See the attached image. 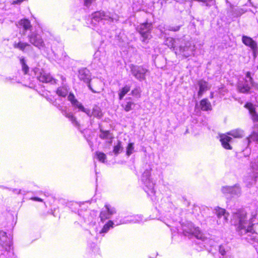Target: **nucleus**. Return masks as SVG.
I'll use <instances>...</instances> for the list:
<instances>
[{"label":"nucleus","mask_w":258,"mask_h":258,"mask_svg":"<svg viewBox=\"0 0 258 258\" xmlns=\"http://www.w3.org/2000/svg\"><path fill=\"white\" fill-rule=\"evenodd\" d=\"M198 84L200 87V89L198 92V95L200 97L202 96L203 93L207 90H209L211 87L209 85L208 83L204 80H200Z\"/></svg>","instance_id":"obj_21"},{"label":"nucleus","mask_w":258,"mask_h":258,"mask_svg":"<svg viewBox=\"0 0 258 258\" xmlns=\"http://www.w3.org/2000/svg\"><path fill=\"white\" fill-rule=\"evenodd\" d=\"M228 135L235 138H242L244 136V131L240 129H235L227 133V135L223 134L220 136V141L223 147L226 149H231L232 147L230 145L232 138Z\"/></svg>","instance_id":"obj_5"},{"label":"nucleus","mask_w":258,"mask_h":258,"mask_svg":"<svg viewBox=\"0 0 258 258\" xmlns=\"http://www.w3.org/2000/svg\"><path fill=\"white\" fill-rule=\"evenodd\" d=\"M78 78L80 80L88 84L91 81V74L90 71L86 69L82 68L78 71Z\"/></svg>","instance_id":"obj_16"},{"label":"nucleus","mask_w":258,"mask_h":258,"mask_svg":"<svg viewBox=\"0 0 258 258\" xmlns=\"http://www.w3.org/2000/svg\"><path fill=\"white\" fill-rule=\"evenodd\" d=\"M228 215H229V214L228 213V214H225L224 216H223L222 218L220 219V220L218 219V222L219 223V224H225V223H226L228 221Z\"/></svg>","instance_id":"obj_42"},{"label":"nucleus","mask_w":258,"mask_h":258,"mask_svg":"<svg viewBox=\"0 0 258 258\" xmlns=\"http://www.w3.org/2000/svg\"><path fill=\"white\" fill-rule=\"evenodd\" d=\"M88 86L92 92L95 93H99L103 90V84L101 80L99 79H95L88 84Z\"/></svg>","instance_id":"obj_15"},{"label":"nucleus","mask_w":258,"mask_h":258,"mask_svg":"<svg viewBox=\"0 0 258 258\" xmlns=\"http://www.w3.org/2000/svg\"><path fill=\"white\" fill-rule=\"evenodd\" d=\"M134 143H130L128 144L126 149V154L127 156H130L134 152Z\"/></svg>","instance_id":"obj_38"},{"label":"nucleus","mask_w":258,"mask_h":258,"mask_svg":"<svg viewBox=\"0 0 258 258\" xmlns=\"http://www.w3.org/2000/svg\"><path fill=\"white\" fill-rule=\"evenodd\" d=\"M232 186H225L222 187L221 191L225 195H227L228 194L231 195V192H232Z\"/></svg>","instance_id":"obj_40"},{"label":"nucleus","mask_w":258,"mask_h":258,"mask_svg":"<svg viewBox=\"0 0 258 258\" xmlns=\"http://www.w3.org/2000/svg\"><path fill=\"white\" fill-rule=\"evenodd\" d=\"M115 223H116V225L127 224L128 223H136V221L135 215L128 216L125 217L124 219L121 220L119 221V222H117L116 221H115Z\"/></svg>","instance_id":"obj_24"},{"label":"nucleus","mask_w":258,"mask_h":258,"mask_svg":"<svg viewBox=\"0 0 258 258\" xmlns=\"http://www.w3.org/2000/svg\"><path fill=\"white\" fill-rule=\"evenodd\" d=\"M130 69L132 74L134 77L140 81L145 79V74L148 70L142 66H135L131 64Z\"/></svg>","instance_id":"obj_10"},{"label":"nucleus","mask_w":258,"mask_h":258,"mask_svg":"<svg viewBox=\"0 0 258 258\" xmlns=\"http://www.w3.org/2000/svg\"><path fill=\"white\" fill-rule=\"evenodd\" d=\"M68 99L71 102L73 106L78 108L79 110L85 112L87 115H90V110L85 108L82 104L75 98V96L73 93H70L69 94Z\"/></svg>","instance_id":"obj_13"},{"label":"nucleus","mask_w":258,"mask_h":258,"mask_svg":"<svg viewBox=\"0 0 258 258\" xmlns=\"http://www.w3.org/2000/svg\"><path fill=\"white\" fill-rule=\"evenodd\" d=\"M232 192H231V196L232 197H238L241 194V189L240 187L237 185L232 186Z\"/></svg>","instance_id":"obj_34"},{"label":"nucleus","mask_w":258,"mask_h":258,"mask_svg":"<svg viewBox=\"0 0 258 258\" xmlns=\"http://www.w3.org/2000/svg\"><path fill=\"white\" fill-rule=\"evenodd\" d=\"M89 117L94 116L97 118H101L103 116L101 108L98 106H94L93 108L92 111H90V115H88Z\"/></svg>","instance_id":"obj_23"},{"label":"nucleus","mask_w":258,"mask_h":258,"mask_svg":"<svg viewBox=\"0 0 258 258\" xmlns=\"http://www.w3.org/2000/svg\"><path fill=\"white\" fill-rule=\"evenodd\" d=\"M201 108L203 111L210 110L212 109L211 103L207 99H203L200 102Z\"/></svg>","instance_id":"obj_25"},{"label":"nucleus","mask_w":258,"mask_h":258,"mask_svg":"<svg viewBox=\"0 0 258 258\" xmlns=\"http://www.w3.org/2000/svg\"><path fill=\"white\" fill-rule=\"evenodd\" d=\"M141 90L140 88H136L132 91V95L134 96H139L140 94Z\"/></svg>","instance_id":"obj_43"},{"label":"nucleus","mask_w":258,"mask_h":258,"mask_svg":"<svg viewBox=\"0 0 258 258\" xmlns=\"http://www.w3.org/2000/svg\"><path fill=\"white\" fill-rule=\"evenodd\" d=\"M13 46L14 48H18L20 50L24 51L27 47L30 46V45L27 43L19 41V42H15L14 43Z\"/></svg>","instance_id":"obj_29"},{"label":"nucleus","mask_w":258,"mask_h":258,"mask_svg":"<svg viewBox=\"0 0 258 258\" xmlns=\"http://www.w3.org/2000/svg\"><path fill=\"white\" fill-rule=\"evenodd\" d=\"M250 168L251 171L252 179L250 181V179L247 178L246 182L248 185L254 184L258 178V157L253 159L250 163Z\"/></svg>","instance_id":"obj_9"},{"label":"nucleus","mask_w":258,"mask_h":258,"mask_svg":"<svg viewBox=\"0 0 258 258\" xmlns=\"http://www.w3.org/2000/svg\"><path fill=\"white\" fill-rule=\"evenodd\" d=\"M31 199L33 201H38V202H42L43 201L42 199H41V198H37V197H33V198H31Z\"/></svg>","instance_id":"obj_47"},{"label":"nucleus","mask_w":258,"mask_h":258,"mask_svg":"<svg viewBox=\"0 0 258 258\" xmlns=\"http://www.w3.org/2000/svg\"><path fill=\"white\" fill-rule=\"evenodd\" d=\"M69 91V88L66 85H64L61 87H58L56 91V94L61 97H66L68 94Z\"/></svg>","instance_id":"obj_22"},{"label":"nucleus","mask_w":258,"mask_h":258,"mask_svg":"<svg viewBox=\"0 0 258 258\" xmlns=\"http://www.w3.org/2000/svg\"><path fill=\"white\" fill-rule=\"evenodd\" d=\"M131 87L128 85H125L124 87L121 88L118 93L119 99L121 100L123 97L126 95L130 90Z\"/></svg>","instance_id":"obj_31"},{"label":"nucleus","mask_w":258,"mask_h":258,"mask_svg":"<svg viewBox=\"0 0 258 258\" xmlns=\"http://www.w3.org/2000/svg\"><path fill=\"white\" fill-rule=\"evenodd\" d=\"M134 104V103L131 100H126L125 103L122 104V107L124 108L126 111L128 112L132 110V106Z\"/></svg>","instance_id":"obj_36"},{"label":"nucleus","mask_w":258,"mask_h":258,"mask_svg":"<svg viewBox=\"0 0 258 258\" xmlns=\"http://www.w3.org/2000/svg\"><path fill=\"white\" fill-rule=\"evenodd\" d=\"M226 91V90L225 89V88H222L220 91H219V93L223 96L224 95V93Z\"/></svg>","instance_id":"obj_48"},{"label":"nucleus","mask_w":258,"mask_h":258,"mask_svg":"<svg viewBox=\"0 0 258 258\" xmlns=\"http://www.w3.org/2000/svg\"><path fill=\"white\" fill-rule=\"evenodd\" d=\"M229 249L230 247L227 244H221L219 246V251L222 255H225Z\"/></svg>","instance_id":"obj_32"},{"label":"nucleus","mask_w":258,"mask_h":258,"mask_svg":"<svg viewBox=\"0 0 258 258\" xmlns=\"http://www.w3.org/2000/svg\"><path fill=\"white\" fill-rule=\"evenodd\" d=\"M256 102H257V104H258V97H256Z\"/></svg>","instance_id":"obj_52"},{"label":"nucleus","mask_w":258,"mask_h":258,"mask_svg":"<svg viewBox=\"0 0 258 258\" xmlns=\"http://www.w3.org/2000/svg\"><path fill=\"white\" fill-rule=\"evenodd\" d=\"M116 210L114 207L108 204L105 205L104 208L100 213L101 221L103 222L107 219H110L113 215L116 213Z\"/></svg>","instance_id":"obj_12"},{"label":"nucleus","mask_w":258,"mask_h":258,"mask_svg":"<svg viewBox=\"0 0 258 258\" xmlns=\"http://www.w3.org/2000/svg\"><path fill=\"white\" fill-rule=\"evenodd\" d=\"M177 41H178V40H175L172 37H168L165 39L164 43L168 47L175 49Z\"/></svg>","instance_id":"obj_28"},{"label":"nucleus","mask_w":258,"mask_h":258,"mask_svg":"<svg viewBox=\"0 0 258 258\" xmlns=\"http://www.w3.org/2000/svg\"><path fill=\"white\" fill-rule=\"evenodd\" d=\"M94 56L95 59H97L99 61H102L105 57V55L104 52H101L100 50H97L94 53Z\"/></svg>","instance_id":"obj_37"},{"label":"nucleus","mask_w":258,"mask_h":258,"mask_svg":"<svg viewBox=\"0 0 258 258\" xmlns=\"http://www.w3.org/2000/svg\"><path fill=\"white\" fill-rule=\"evenodd\" d=\"M119 17L115 14L109 12L98 11L92 14L91 26L99 33H102L107 28L105 24H110L111 22L118 20Z\"/></svg>","instance_id":"obj_1"},{"label":"nucleus","mask_w":258,"mask_h":258,"mask_svg":"<svg viewBox=\"0 0 258 258\" xmlns=\"http://www.w3.org/2000/svg\"><path fill=\"white\" fill-rule=\"evenodd\" d=\"M19 25L21 26L25 31L30 30L32 27L30 21L26 19L21 20L19 22Z\"/></svg>","instance_id":"obj_26"},{"label":"nucleus","mask_w":258,"mask_h":258,"mask_svg":"<svg viewBox=\"0 0 258 258\" xmlns=\"http://www.w3.org/2000/svg\"><path fill=\"white\" fill-rule=\"evenodd\" d=\"M179 29H180V26H177L175 27H170L169 28V30L171 31H178Z\"/></svg>","instance_id":"obj_46"},{"label":"nucleus","mask_w":258,"mask_h":258,"mask_svg":"<svg viewBox=\"0 0 258 258\" xmlns=\"http://www.w3.org/2000/svg\"><path fill=\"white\" fill-rule=\"evenodd\" d=\"M245 107L249 110V113L253 121L254 122L258 121V114L255 112L253 105L250 103H247L245 105Z\"/></svg>","instance_id":"obj_19"},{"label":"nucleus","mask_w":258,"mask_h":258,"mask_svg":"<svg viewBox=\"0 0 258 258\" xmlns=\"http://www.w3.org/2000/svg\"><path fill=\"white\" fill-rule=\"evenodd\" d=\"M95 157L101 162L104 163L106 159V155L101 152H96Z\"/></svg>","instance_id":"obj_33"},{"label":"nucleus","mask_w":258,"mask_h":258,"mask_svg":"<svg viewBox=\"0 0 258 258\" xmlns=\"http://www.w3.org/2000/svg\"><path fill=\"white\" fill-rule=\"evenodd\" d=\"M214 97V93L213 92H211V94H210V98H213Z\"/></svg>","instance_id":"obj_51"},{"label":"nucleus","mask_w":258,"mask_h":258,"mask_svg":"<svg viewBox=\"0 0 258 258\" xmlns=\"http://www.w3.org/2000/svg\"><path fill=\"white\" fill-rule=\"evenodd\" d=\"M136 223H141L143 222L145 220L143 219V218L142 215H135Z\"/></svg>","instance_id":"obj_44"},{"label":"nucleus","mask_w":258,"mask_h":258,"mask_svg":"<svg viewBox=\"0 0 258 258\" xmlns=\"http://www.w3.org/2000/svg\"><path fill=\"white\" fill-rule=\"evenodd\" d=\"M12 79H11L10 77H8V78H6V80H5V82H12Z\"/></svg>","instance_id":"obj_50"},{"label":"nucleus","mask_w":258,"mask_h":258,"mask_svg":"<svg viewBox=\"0 0 258 258\" xmlns=\"http://www.w3.org/2000/svg\"><path fill=\"white\" fill-rule=\"evenodd\" d=\"M242 42L246 46H249L252 49L254 54L257 50V44L256 42L250 37L243 36L242 37Z\"/></svg>","instance_id":"obj_17"},{"label":"nucleus","mask_w":258,"mask_h":258,"mask_svg":"<svg viewBox=\"0 0 258 258\" xmlns=\"http://www.w3.org/2000/svg\"><path fill=\"white\" fill-rule=\"evenodd\" d=\"M20 62L22 65V70L24 74H27L29 71L28 67L26 64L25 60L24 58H21L20 59Z\"/></svg>","instance_id":"obj_41"},{"label":"nucleus","mask_w":258,"mask_h":258,"mask_svg":"<svg viewBox=\"0 0 258 258\" xmlns=\"http://www.w3.org/2000/svg\"><path fill=\"white\" fill-rule=\"evenodd\" d=\"M195 50V46L190 42H187L184 46H179L178 53L182 56L187 57L193 53Z\"/></svg>","instance_id":"obj_14"},{"label":"nucleus","mask_w":258,"mask_h":258,"mask_svg":"<svg viewBox=\"0 0 258 258\" xmlns=\"http://www.w3.org/2000/svg\"><path fill=\"white\" fill-rule=\"evenodd\" d=\"M182 229L183 233L185 236H194L197 239H203V235L198 228H195L192 223L187 222L186 223L182 224Z\"/></svg>","instance_id":"obj_6"},{"label":"nucleus","mask_w":258,"mask_h":258,"mask_svg":"<svg viewBox=\"0 0 258 258\" xmlns=\"http://www.w3.org/2000/svg\"><path fill=\"white\" fill-rule=\"evenodd\" d=\"M99 137L109 144L112 143L113 138V135L108 131H103L102 129H100Z\"/></svg>","instance_id":"obj_20"},{"label":"nucleus","mask_w":258,"mask_h":258,"mask_svg":"<svg viewBox=\"0 0 258 258\" xmlns=\"http://www.w3.org/2000/svg\"><path fill=\"white\" fill-rule=\"evenodd\" d=\"M37 79L43 83H49L52 81V77L49 73L42 70L37 76Z\"/></svg>","instance_id":"obj_18"},{"label":"nucleus","mask_w":258,"mask_h":258,"mask_svg":"<svg viewBox=\"0 0 258 258\" xmlns=\"http://www.w3.org/2000/svg\"><path fill=\"white\" fill-rule=\"evenodd\" d=\"M252 84V79L250 76V73L247 72L245 78L242 81H239L238 84V89L241 93L248 92Z\"/></svg>","instance_id":"obj_8"},{"label":"nucleus","mask_w":258,"mask_h":258,"mask_svg":"<svg viewBox=\"0 0 258 258\" xmlns=\"http://www.w3.org/2000/svg\"><path fill=\"white\" fill-rule=\"evenodd\" d=\"M151 168L149 167L143 172L141 181L142 182L143 188L147 195L149 196H153L155 193L154 186L155 183L151 178Z\"/></svg>","instance_id":"obj_4"},{"label":"nucleus","mask_w":258,"mask_h":258,"mask_svg":"<svg viewBox=\"0 0 258 258\" xmlns=\"http://www.w3.org/2000/svg\"><path fill=\"white\" fill-rule=\"evenodd\" d=\"M115 224L114 222L112 221H109L106 224H105L101 230L100 231V233H106L111 228L113 227V225Z\"/></svg>","instance_id":"obj_30"},{"label":"nucleus","mask_w":258,"mask_h":258,"mask_svg":"<svg viewBox=\"0 0 258 258\" xmlns=\"http://www.w3.org/2000/svg\"><path fill=\"white\" fill-rule=\"evenodd\" d=\"M216 214L219 220L222 218V216L228 214L224 209L218 207L216 209Z\"/></svg>","instance_id":"obj_35"},{"label":"nucleus","mask_w":258,"mask_h":258,"mask_svg":"<svg viewBox=\"0 0 258 258\" xmlns=\"http://www.w3.org/2000/svg\"><path fill=\"white\" fill-rule=\"evenodd\" d=\"M152 29V24L149 23L141 24L138 28V31L143 38V41L150 38V31Z\"/></svg>","instance_id":"obj_11"},{"label":"nucleus","mask_w":258,"mask_h":258,"mask_svg":"<svg viewBox=\"0 0 258 258\" xmlns=\"http://www.w3.org/2000/svg\"><path fill=\"white\" fill-rule=\"evenodd\" d=\"M256 213L248 217L246 212L243 210H238L233 216L236 219L237 223V230L241 235L248 233H253L254 230L253 228V219L256 216Z\"/></svg>","instance_id":"obj_2"},{"label":"nucleus","mask_w":258,"mask_h":258,"mask_svg":"<svg viewBox=\"0 0 258 258\" xmlns=\"http://www.w3.org/2000/svg\"><path fill=\"white\" fill-rule=\"evenodd\" d=\"M252 86L256 90H258V84L254 83L252 82Z\"/></svg>","instance_id":"obj_49"},{"label":"nucleus","mask_w":258,"mask_h":258,"mask_svg":"<svg viewBox=\"0 0 258 258\" xmlns=\"http://www.w3.org/2000/svg\"><path fill=\"white\" fill-rule=\"evenodd\" d=\"M96 0H84V5L86 7H89L92 3L94 2Z\"/></svg>","instance_id":"obj_45"},{"label":"nucleus","mask_w":258,"mask_h":258,"mask_svg":"<svg viewBox=\"0 0 258 258\" xmlns=\"http://www.w3.org/2000/svg\"><path fill=\"white\" fill-rule=\"evenodd\" d=\"M62 113L63 115H64L66 117L69 119V120L72 122V123L76 126H78L79 125V123L76 120V117L74 116L72 113L68 112L66 111H62Z\"/></svg>","instance_id":"obj_27"},{"label":"nucleus","mask_w":258,"mask_h":258,"mask_svg":"<svg viewBox=\"0 0 258 258\" xmlns=\"http://www.w3.org/2000/svg\"><path fill=\"white\" fill-rule=\"evenodd\" d=\"M28 38L30 43L40 50H46V47L42 37L36 32L33 31L28 35Z\"/></svg>","instance_id":"obj_7"},{"label":"nucleus","mask_w":258,"mask_h":258,"mask_svg":"<svg viewBox=\"0 0 258 258\" xmlns=\"http://www.w3.org/2000/svg\"><path fill=\"white\" fill-rule=\"evenodd\" d=\"M13 254L12 238L0 230V258H8Z\"/></svg>","instance_id":"obj_3"},{"label":"nucleus","mask_w":258,"mask_h":258,"mask_svg":"<svg viewBox=\"0 0 258 258\" xmlns=\"http://www.w3.org/2000/svg\"><path fill=\"white\" fill-rule=\"evenodd\" d=\"M123 148L121 145V142L118 141L117 144L114 147L113 152L115 155H117L121 152Z\"/></svg>","instance_id":"obj_39"}]
</instances>
